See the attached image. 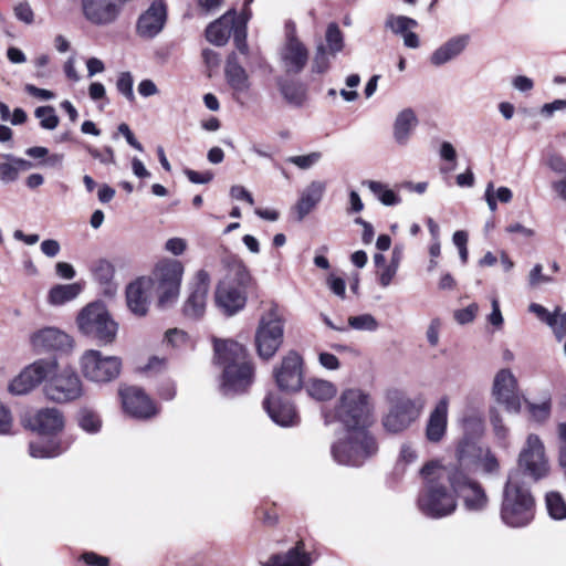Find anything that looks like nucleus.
I'll return each instance as SVG.
<instances>
[{"instance_id": "obj_60", "label": "nucleus", "mask_w": 566, "mask_h": 566, "mask_svg": "<svg viewBox=\"0 0 566 566\" xmlns=\"http://www.w3.org/2000/svg\"><path fill=\"white\" fill-rule=\"evenodd\" d=\"M187 249V241L182 238H170L165 243V250L172 255H181Z\"/></svg>"}, {"instance_id": "obj_57", "label": "nucleus", "mask_w": 566, "mask_h": 566, "mask_svg": "<svg viewBox=\"0 0 566 566\" xmlns=\"http://www.w3.org/2000/svg\"><path fill=\"white\" fill-rule=\"evenodd\" d=\"M165 339L172 347H181L188 343V335L181 329L172 328L166 332Z\"/></svg>"}, {"instance_id": "obj_16", "label": "nucleus", "mask_w": 566, "mask_h": 566, "mask_svg": "<svg viewBox=\"0 0 566 566\" xmlns=\"http://www.w3.org/2000/svg\"><path fill=\"white\" fill-rule=\"evenodd\" d=\"M55 359H38L22 369L9 384L8 390L12 395H25L38 387L43 380L56 371Z\"/></svg>"}, {"instance_id": "obj_28", "label": "nucleus", "mask_w": 566, "mask_h": 566, "mask_svg": "<svg viewBox=\"0 0 566 566\" xmlns=\"http://www.w3.org/2000/svg\"><path fill=\"white\" fill-rule=\"evenodd\" d=\"M385 27L392 33L401 35L405 46L409 49H418L420 46L419 36L413 32L418 27L417 20L406 15L389 14L386 19Z\"/></svg>"}, {"instance_id": "obj_32", "label": "nucleus", "mask_w": 566, "mask_h": 566, "mask_svg": "<svg viewBox=\"0 0 566 566\" xmlns=\"http://www.w3.org/2000/svg\"><path fill=\"white\" fill-rule=\"evenodd\" d=\"M234 19L235 10L231 9L211 22L206 29L207 40L217 46L224 45L229 41L231 31L234 30Z\"/></svg>"}, {"instance_id": "obj_20", "label": "nucleus", "mask_w": 566, "mask_h": 566, "mask_svg": "<svg viewBox=\"0 0 566 566\" xmlns=\"http://www.w3.org/2000/svg\"><path fill=\"white\" fill-rule=\"evenodd\" d=\"M455 480L458 482L454 490L455 496L457 499H462L463 505L468 511L480 512L488 506L489 497L484 489L458 467Z\"/></svg>"}, {"instance_id": "obj_64", "label": "nucleus", "mask_w": 566, "mask_h": 566, "mask_svg": "<svg viewBox=\"0 0 566 566\" xmlns=\"http://www.w3.org/2000/svg\"><path fill=\"white\" fill-rule=\"evenodd\" d=\"M566 111V99H555L546 103L541 108V114L547 118L552 117L555 112Z\"/></svg>"}, {"instance_id": "obj_34", "label": "nucleus", "mask_w": 566, "mask_h": 566, "mask_svg": "<svg viewBox=\"0 0 566 566\" xmlns=\"http://www.w3.org/2000/svg\"><path fill=\"white\" fill-rule=\"evenodd\" d=\"M226 76L228 83L233 88L235 93V98L238 99V95L248 92L250 87V82L245 70L238 63L235 56H230L226 64Z\"/></svg>"}, {"instance_id": "obj_35", "label": "nucleus", "mask_w": 566, "mask_h": 566, "mask_svg": "<svg viewBox=\"0 0 566 566\" xmlns=\"http://www.w3.org/2000/svg\"><path fill=\"white\" fill-rule=\"evenodd\" d=\"M70 447V442L61 440H39L30 442L29 453L35 459L55 458L64 453Z\"/></svg>"}, {"instance_id": "obj_5", "label": "nucleus", "mask_w": 566, "mask_h": 566, "mask_svg": "<svg viewBox=\"0 0 566 566\" xmlns=\"http://www.w3.org/2000/svg\"><path fill=\"white\" fill-rule=\"evenodd\" d=\"M535 502L518 472L511 473L503 491L501 520L513 528L525 527L534 518Z\"/></svg>"}, {"instance_id": "obj_40", "label": "nucleus", "mask_w": 566, "mask_h": 566, "mask_svg": "<svg viewBox=\"0 0 566 566\" xmlns=\"http://www.w3.org/2000/svg\"><path fill=\"white\" fill-rule=\"evenodd\" d=\"M82 291L80 283L57 284L49 292V302L52 305H62L78 296Z\"/></svg>"}, {"instance_id": "obj_27", "label": "nucleus", "mask_w": 566, "mask_h": 566, "mask_svg": "<svg viewBox=\"0 0 566 566\" xmlns=\"http://www.w3.org/2000/svg\"><path fill=\"white\" fill-rule=\"evenodd\" d=\"M419 119L416 112L410 108H403L397 113L392 123V138L398 146H407L413 136Z\"/></svg>"}, {"instance_id": "obj_59", "label": "nucleus", "mask_w": 566, "mask_h": 566, "mask_svg": "<svg viewBox=\"0 0 566 566\" xmlns=\"http://www.w3.org/2000/svg\"><path fill=\"white\" fill-rule=\"evenodd\" d=\"M553 280L543 274V265L535 264L528 274V283L532 287H537L543 283H551Z\"/></svg>"}, {"instance_id": "obj_12", "label": "nucleus", "mask_w": 566, "mask_h": 566, "mask_svg": "<svg viewBox=\"0 0 566 566\" xmlns=\"http://www.w3.org/2000/svg\"><path fill=\"white\" fill-rule=\"evenodd\" d=\"M423 405L421 398L411 399L406 395L396 394L391 398L388 413L382 419L384 428L391 433L406 430L419 417Z\"/></svg>"}, {"instance_id": "obj_39", "label": "nucleus", "mask_w": 566, "mask_h": 566, "mask_svg": "<svg viewBox=\"0 0 566 566\" xmlns=\"http://www.w3.org/2000/svg\"><path fill=\"white\" fill-rule=\"evenodd\" d=\"M363 185H365L375 198L384 206L391 207L400 203L401 201L399 195L390 189L387 184L376 180H366Z\"/></svg>"}, {"instance_id": "obj_38", "label": "nucleus", "mask_w": 566, "mask_h": 566, "mask_svg": "<svg viewBox=\"0 0 566 566\" xmlns=\"http://www.w3.org/2000/svg\"><path fill=\"white\" fill-rule=\"evenodd\" d=\"M489 419L497 443L503 448L509 447L511 431L505 422L503 415L496 407H490Z\"/></svg>"}, {"instance_id": "obj_33", "label": "nucleus", "mask_w": 566, "mask_h": 566, "mask_svg": "<svg viewBox=\"0 0 566 566\" xmlns=\"http://www.w3.org/2000/svg\"><path fill=\"white\" fill-rule=\"evenodd\" d=\"M264 566H311V558L304 549V544L298 542L286 553L272 556Z\"/></svg>"}, {"instance_id": "obj_8", "label": "nucleus", "mask_w": 566, "mask_h": 566, "mask_svg": "<svg viewBox=\"0 0 566 566\" xmlns=\"http://www.w3.org/2000/svg\"><path fill=\"white\" fill-rule=\"evenodd\" d=\"M284 321L276 306H271L259 319L254 344L258 355L265 360L271 359L283 344Z\"/></svg>"}, {"instance_id": "obj_9", "label": "nucleus", "mask_w": 566, "mask_h": 566, "mask_svg": "<svg viewBox=\"0 0 566 566\" xmlns=\"http://www.w3.org/2000/svg\"><path fill=\"white\" fill-rule=\"evenodd\" d=\"M83 377L95 384H108L115 380L122 371V358L104 355L97 349H86L78 360Z\"/></svg>"}, {"instance_id": "obj_50", "label": "nucleus", "mask_w": 566, "mask_h": 566, "mask_svg": "<svg viewBox=\"0 0 566 566\" xmlns=\"http://www.w3.org/2000/svg\"><path fill=\"white\" fill-rule=\"evenodd\" d=\"M322 157L321 151H313L306 155L291 156L286 161L295 165L300 169L306 170L318 164Z\"/></svg>"}, {"instance_id": "obj_61", "label": "nucleus", "mask_w": 566, "mask_h": 566, "mask_svg": "<svg viewBox=\"0 0 566 566\" xmlns=\"http://www.w3.org/2000/svg\"><path fill=\"white\" fill-rule=\"evenodd\" d=\"M319 365L327 370H337L340 367L339 359L332 353L319 352L318 353Z\"/></svg>"}, {"instance_id": "obj_51", "label": "nucleus", "mask_w": 566, "mask_h": 566, "mask_svg": "<svg viewBox=\"0 0 566 566\" xmlns=\"http://www.w3.org/2000/svg\"><path fill=\"white\" fill-rule=\"evenodd\" d=\"M348 324L352 328L357 331H375L378 327L376 318L370 314H363L358 316H350Z\"/></svg>"}, {"instance_id": "obj_11", "label": "nucleus", "mask_w": 566, "mask_h": 566, "mask_svg": "<svg viewBox=\"0 0 566 566\" xmlns=\"http://www.w3.org/2000/svg\"><path fill=\"white\" fill-rule=\"evenodd\" d=\"M493 401L510 415H518L523 407V396L516 376L509 368H501L493 377L491 390Z\"/></svg>"}, {"instance_id": "obj_21", "label": "nucleus", "mask_w": 566, "mask_h": 566, "mask_svg": "<svg viewBox=\"0 0 566 566\" xmlns=\"http://www.w3.org/2000/svg\"><path fill=\"white\" fill-rule=\"evenodd\" d=\"M119 397L125 412L134 418L148 419L158 412L154 401L138 387H120Z\"/></svg>"}, {"instance_id": "obj_1", "label": "nucleus", "mask_w": 566, "mask_h": 566, "mask_svg": "<svg viewBox=\"0 0 566 566\" xmlns=\"http://www.w3.org/2000/svg\"><path fill=\"white\" fill-rule=\"evenodd\" d=\"M370 395L360 388L342 391L333 410L324 412L326 424L338 421L345 429L332 446L334 460L343 465L359 467L378 452V443L368 428L374 422Z\"/></svg>"}, {"instance_id": "obj_7", "label": "nucleus", "mask_w": 566, "mask_h": 566, "mask_svg": "<svg viewBox=\"0 0 566 566\" xmlns=\"http://www.w3.org/2000/svg\"><path fill=\"white\" fill-rule=\"evenodd\" d=\"M76 323L83 335L101 345L112 344L116 338L118 325L103 303L94 302L86 305L78 313Z\"/></svg>"}, {"instance_id": "obj_30", "label": "nucleus", "mask_w": 566, "mask_h": 566, "mask_svg": "<svg viewBox=\"0 0 566 566\" xmlns=\"http://www.w3.org/2000/svg\"><path fill=\"white\" fill-rule=\"evenodd\" d=\"M449 398L443 396L429 416L426 437L430 442H439L446 434L448 423Z\"/></svg>"}, {"instance_id": "obj_31", "label": "nucleus", "mask_w": 566, "mask_h": 566, "mask_svg": "<svg viewBox=\"0 0 566 566\" xmlns=\"http://www.w3.org/2000/svg\"><path fill=\"white\" fill-rule=\"evenodd\" d=\"M264 408L271 419L282 427L295 426L298 422V416L293 405L289 401H283L276 396H269L264 400Z\"/></svg>"}, {"instance_id": "obj_58", "label": "nucleus", "mask_w": 566, "mask_h": 566, "mask_svg": "<svg viewBox=\"0 0 566 566\" xmlns=\"http://www.w3.org/2000/svg\"><path fill=\"white\" fill-rule=\"evenodd\" d=\"M442 323L440 318H432L428 325L426 337L430 346L436 347L439 344V336Z\"/></svg>"}, {"instance_id": "obj_24", "label": "nucleus", "mask_w": 566, "mask_h": 566, "mask_svg": "<svg viewBox=\"0 0 566 566\" xmlns=\"http://www.w3.org/2000/svg\"><path fill=\"white\" fill-rule=\"evenodd\" d=\"M153 290L150 281L140 276L126 287V303L129 311L136 316H145L149 310Z\"/></svg>"}, {"instance_id": "obj_22", "label": "nucleus", "mask_w": 566, "mask_h": 566, "mask_svg": "<svg viewBox=\"0 0 566 566\" xmlns=\"http://www.w3.org/2000/svg\"><path fill=\"white\" fill-rule=\"evenodd\" d=\"M30 344L38 354L62 352L73 348V339L55 327H44L30 335Z\"/></svg>"}, {"instance_id": "obj_15", "label": "nucleus", "mask_w": 566, "mask_h": 566, "mask_svg": "<svg viewBox=\"0 0 566 566\" xmlns=\"http://www.w3.org/2000/svg\"><path fill=\"white\" fill-rule=\"evenodd\" d=\"M44 394L48 399L63 403L78 399L83 395V385L71 369L57 370L49 377L44 386Z\"/></svg>"}, {"instance_id": "obj_62", "label": "nucleus", "mask_w": 566, "mask_h": 566, "mask_svg": "<svg viewBox=\"0 0 566 566\" xmlns=\"http://www.w3.org/2000/svg\"><path fill=\"white\" fill-rule=\"evenodd\" d=\"M13 419L10 410L0 403V434H8L11 432Z\"/></svg>"}, {"instance_id": "obj_23", "label": "nucleus", "mask_w": 566, "mask_h": 566, "mask_svg": "<svg viewBox=\"0 0 566 566\" xmlns=\"http://www.w3.org/2000/svg\"><path fill=\"white\" fill-rule=\"evenodd\" d=\"M167 19V9L163 0H154L149 8L139 17L136 30L144 39L155 38L163 29Z\"/></svg>"}, {"instance_id": "obj_29", "label": "nucleus", "mask_w": 566, "mask_h": 566, "mask_svg": "<svg viewBox=\"0 0 566 566\" xmlns=\"http://www.w3.org/2000/svg\"><path fill=\"white\" fill-rule=\"evenodd\" d=\"M325 191L324 181L313 180L300 192L294 206L298 220H303L322 201Z\"/></svg>"}, {"instance_id": "obj_26", "label": "nucleus", "mask_w": 566, "mask_h": 566, "mask_svg": "<svg viewBox=\"0 0 566 566\" xmlns=\"http://www.w3.org/2000/svg\"><path fill=\"white\" fill-rule=\"evenodd\" d=\"M470 42V35L459 34L439 45L429 56V62L436 67L450 63L460 56Z\"/></svg>"}, {"instance_id": "obj_48", "label": "nucleus", "mask_w": 566, "mask_h": 566, "mask_svg": "<svg viewBox=\"0 0 566 566\" xmlns=\"http://www.w3.org/2000/svg\"><path fill=\"white\" fill-rule=\"evenodd\" d=\"M40 125L44 129L52 130L59 125V117L52 106H40L34 112Z\"/></svg>"}, {"instance_id": "obj_47", "label": "nucleus", "mask_w": 566, "mask_h": 566, "mask_svg": "<svg viewBox=\"0 0 566 566\" xmlns=\"http://www.w3.org/2000/svg\"><path fill=\"white\" fill-rule=\"evenodd\" d=\"M332 56L327 51L324 44L317 46L315 56L312 62V72L315 74H324L326 73L332 63Z\"/></svg>"}, {"instance_id": "obj_41", "label": "nucleus", "mask_w": 566, "mask_h": 566, "mask_svg": "<svg viewBox=\"0 0 566 566\" xmlns=\"http://www.w3.org/2000/svg\"><path fill=\"white\" fill-rule=\"evenodd\" d=\"M306 392L316 400H328L336 395V386L325 379L313 378L305 385Z\"/></svg>"}, {"instance_id": "obj_53", "label": "nucleus", "mask_w": 566, "mask_h": 566, "mask_svg": "<svg viewBox=\"0 0 566 566\" xmlns=\"http://www.w3.org/2000/svg\"><path fill=\"white\" fill-rule=\"evenodd\" d=\"M558 437V464L564 470L566 476V422L557 426Z\"/></svg>"}, {"instance_id": "obj_3", "label": "nucleus", "mask_w": 566, "mask_h": 566, "mask_svg": "<svg viewBox=\"0 0 566 566\" xmlns=\"http://www.w3.org/2000/svg\"><path fill=\"white\" fill-rule=\"evenodd\" d=\"M214 361L221 368L220 391L231 397L243 392L253 381V367L243 345L234 340L214 343Z\"/></svg>"}, {"instance_id": "obj_14", "label": "nucleus", "mask_w": 566, "mask_h": 566, "mask_svg": "<svg viewBox=\"0 0 566 566\" xmlns=\"http://www.w3.org/2000/svg\"><path fill=\"white\" fill-rule=\"evenodd\" d=\"M210 274L208 271L198 270L190 279L187 286V297L182 304V314L189 319L203 317L210 290Z\"/></svg>"}, {"instance_id": "obj_45", "label": "nucleus", "mask_w": 566, "mask_h": 566, "mask_svg": "<svg viewBox=\"0 0 566 566\" xmlns=\"http://www.w3.org/2000/svg\"><path fill=\"white\" fill-rule=\"evenodd\" d=\"M325 41H326V44L324 46L326 48V51L332 56H335L337 53H339L343 50L344 39H343V34L337 24L331 23L327 27L326 34H325Z\"/></svg>"}, {"instance_id": "obj_4", "label": "nucleus", "mask_w": 566, "mask_h": 566, "mask_svg": "<svg viewBox=\"0 0 566 566\" xmlns=\"http://www.w3.org/2000/svg\"><path fill=\"white\" fill-rule=\"evenodd\" d=\"M249 269L241 262H234L227 275L220 280L214 290V304L227 316L241 312L248 301V290L252 284Z\"/></svg>"}, {"instance_id": "obj_55", "label": "nucleus", "mask_w": 566, "mask_h": 566, "mask_svg": "<svg viewBox=\"0 0 566 566\" xmlns=\"http://www.w3.org/2000/svg\"><path fill=\"white\" fill-rule=\"evenodd\" d=\"M398 269L399 268L394 266L392 264L388 263V265H384L381 269L377 270L376 275H377L378 283L382 287L389 286L392 283Z\"/></svg>"}, {"instance_id": "obj_2", "label": "nucleus", "mask_w": 566, "mask_h": 566, "mask_svg": "<svg viewBox=\"0 0 566 566\" xmlns=\"http://www.w3.org/2000/svg\"><path fill=\"white\" fill-rule=\"evenodd\" d=\"M457 467L439 460L424 463L419 470L423 488L417 499L418 510L427 517L439 520L453 514L458 507L455 496Z\"/></svg>"}, {"instance_id": "obj_63", "label": "nucleus", "mask_w": 566, "mask_h": 566, "mask_svg": "<svg viewBox=\"0 0 566 566\" xmlns=\"http://www.w3.org/2000/svg\"><path fill=\"white\" fill-rule=\"evenodd\" d=\"M90 155L99 160L102 164H113L114 163V151L111 147H106L103 151L98 150L94 147H87Z\"/></svg>"}, {"instance_id": "obj_43", "label": "nucleus", "mask_w": 566, "mask_h": 566, "mask_svg": "<svg viewBox=\"0 0 566 566\" xmlns=\"http://www.w3.org/2000/svg\"><path fill=\"white\" fill-rule=\"evenodd\" d=\"M77 423L85 432L95 434L102 428V420L97 412L88 408L80 409L77 413Z\"/></svg>"}, {"instance_id": "obj_19", "label": "nucleus", "mask_w": 566, "mask_h": 566, "mask_svg": "<svg viewBox=\"0 0 566 566\" xmlns=\"http://www.w3.org/2000/svg\"><path fill=\"white\" fill-rule=\"evenodd\" d=\"M304 360L296 350H289L274 370L273 376L277 387L283 391H297L303 385Z\"/></svg>"}, {"instance_id": "obj_18", "label": "nucleus", "mask_w": 566, "mask_h": 566, "mask_svg": "<svg viewBox=\"0 0 566 566\" xmlns=\"http://www.w3.org/2000/svg\"><path fill=\"white\" fill-rule=\"evenodd\" d=\"M80 4L84 20L98 28L116 23L124 6L119 0H80Z\"/></svg>"}, {"instance_id": "obj_44", "label": "nucleus", "mask_w": 566, "mask_h": 566, "mask_svg": "<svg viewBox=\"0 0 566 566\" xmlns=\"http://www.w3.org/2000/svg\"><path fill=\"white\" fill-rule=\"evenodd\" d=\"M546 509L549 516L562 521L566 518V502L558 492H548L546 494Z\"/></svg>"}, {"instance_id": "obj_42", "label": "nucleus", "mask_w": 566, "mask_h": 566, "mask_svg": "<svg viewBox=\"0 0 566 566\" xmlns=\"http://www.w3.org/2000/svg\"><path fill=\"white\" fill-rule=\"evenodd\" d=\"M419 459V452L415 443L406 441L401 443L395 464V470L399 474H403L406 470L415 464Z\"/></svg>"}, {"instance_id": "obj_54", "label": "nucleus", "mask_w": 566, "mask_h": 566, "mask_svg": "<svg viewBox=\"0 0 566 566\" xmlns=\"http://www.w3.org/2000/svg\"><path fill=\"white\" fill-rule=\"evenodd\" d=\"M548 326L553 329L555 336L558 339H562L566 336V313H562L558 308L555 310L554 316L548 324Z\"/></svg>"}, {"instance_id": "obj_6", "label": "nucleus", "mask_w": 566, "mask_h": 566, "mask_svg": "<svg viewBox=\"0 0 566 566\" xmlns=\"http://www.w3.org/2000/svg\"><path fill=\"white\" fill-rule=\"evenodd\" d=\"M185 273L184 264L176 259H161L154 266L151 274L146 276L156 295V305L160 310L174 307L180 295Z\"/></svg>"}, {"instance_id": "obj_10", "label": "nucleus", "mask_w": 566, "mask_h": 566, "mask_svg": "<svg viewBox=\"0 0 566 566\" xmlns=\"http://www.w3.org/2000/svg\"><path fill=\"white\" fill-rule=\"evenodd\" d=\"M308 49L298 38L293 20L284 23L283 41L279 49V60L287 74L301 73L308 62Z\"/></svg>"}, {"instance_id": "obj_49", "label": "nucleus", "mask_w": 566, "mask_h": 566, "mask_svg": "<svg viewBox=\"0 0 566 566\" xmlns=\"http://www.w3.org/2000/svg\"><path fill=\"white\" fill-rule=\"evenodd\" d=\"M133 85L134 78L130 72L119 73L116 81V88L130 103L135 102Z\"/></svg>"}, {"instance_id": "obj_25", "label": "nucleus", "mask_w": 566, "mask_h": 566, "mask_svg": "<svg viewBox=\"0 0 566 566\" xmlns=\"http://www.w3.org/2000/svg\"><path fill=\"white\" fill-rule=\"evenodd\" d=\"M64 424V416L56 408L40 409L27 420V426L42 436L56 434L63 430Z\"/></svg>"}, {"instance_id": "obj_37", "label": "nucleus", "mask_w": 566, "mask_h": 566, "mask_svg": "<svg viewBox=\"0 0 566 566\" xmlns=\"http://www.w3.org/2000/svg\"><path fill=\"white\" fill-rule=\"evenodd\" d=\"M279 87L289 104L300 107L306 102V87L302 83L293 80H282L279 82Z\"/></svg>"}, {"instance_id": "obj_36", "label": "nucleus", "mask_w": 566, "mask_h": 566, "mask_svg": "<svg viewBox=\"0 0 566 566\" xmlns=\"http://www.w3.org/2000/svg\"><path fill=\"white\" fill-rule=\"evenodd\" d=\"M4 157L7 161L0 163V180L4 184L15 181L21 171H27L32 167V163L25 159L14 158L11 155Z\"/></svg>"}, {"instance_id": "obj_56", "label": "nucleus", "mask_w": 566, "mask_h": 566, "mask_svg": "<svg viewBox=\"0 0 566 566\" xmlns=\"http://www.w3.org/2000/svg\"><path fill=\"white\" fill-rule=\"evenodd\" d=\"M478 311V304L472 303L465 308L455 311L454 319L461 325L471 323L475 318Z\"/></svg>"}, {"instance_id": "obj_52", "label": "nucleus", "mask_w": 566, "mask_h": 566, "mask_svg": "<svg viewBox=\"0 0 566 566\" xmlns=\"http://www.w3.org/2000/svg\"><path fill=\"white\" fill-rule=\"evenodd\" d=\"M93 275L98 282L107 284L114 276V266L107 260H99L93 268Z\"/></svg>"}, {"instance_id": "obj_17", "label": "nucleus", "mask_w": 566, "mask_h": 566, "mask_svg": "<svg viewBox=\"0 0 566 566\" xmlns=\"http://www.w3.org/2000/svg\"><path fill=\"white\" fill-rule=\"evenodd\" d=\"M518 464L536 481L548 474L549 464L545 446L537 434L530 433L526 437L518 455Z\"/></svg>"}, {"instance_id": "obj_46", "label": "nucleus", "mask_w": 566, "mask_h": 566, "mask_svg": "<svg viewBox=\"0 0 566 566\" xmlns=\"http://www.w3.org/2000/svg\"><path fill=\"white\" fill-rule=\"evenodd\" d=\"M525 402L527 411L534 421L543 423L551 417L552 401L549 396L539 403L531 402L528 400H525Z\"/></svg>"}, {"instance_id": "obj_13", "label": "nucleus", "mask_w": 566, "mask_h": 566, "mask_svg": "<svg viewBox=\"0 0 566 566\" xmlns=\"http://www.w3.org/2000/svg\"><path fill=\"white\" fill-rule=\"evenodd\" d=\"M467 473L470 470H481L493 474L500 469L496 457L490 449L479 447L472 441L463 440L457 448V462L450 463Z\"/></svg>"}]
</instances>
